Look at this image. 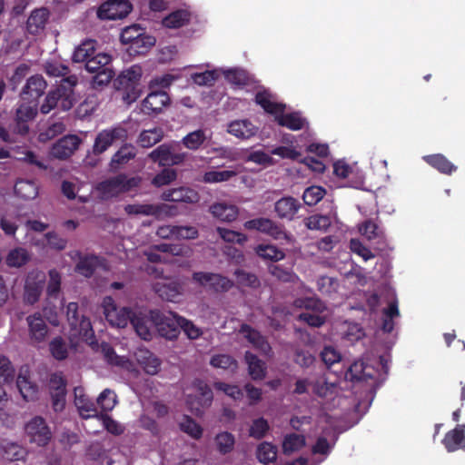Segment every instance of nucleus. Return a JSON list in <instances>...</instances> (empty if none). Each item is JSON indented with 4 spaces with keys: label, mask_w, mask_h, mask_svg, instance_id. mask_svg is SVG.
<instances>
[{
    "label": "nucleus",
    "mask_w": 465,
    "mask_h": 465,
    "mask_svg": "<svg viewBox=\"0 0 465 465\" xmlns=\"http://www.w3.org/2000/svg\"><path fill=\"white\" fill-rule=\"evenodd\" d=\"M181 319L182 316L173 312L165 313L159 311H151L148 319L142 311H133L124 307L118 312V328L126 326L130 322L137 335L144 341H149L153 337V324L162 337L173 340L179 333Z\"/></svg>",
    "instance_id": "nucleus-1"
},
{
    "label": "nucleus",
    "mask_w": 465,
    "mask_h": 465,
    "mask_svg": "<svg viewBox=\"0 0 465 465\" xmlns=\"http://www.w3.org/2000/svg\"><path fill=\"white\" fill-rule=\"evenodd\" d=\"M256 103L261 105L265 112L274 115L277 123L291 130L297 131L304 128L307 124L305 118L299 113H285V104L279 103L277 97L268 90H261L256 94Z\"/></svg>",
    "instance_id": "nucleus-2"
},
{
    "label": "nucleus",
    "mask_w": 465,
    "mask_h": 465,
    "mask_svg": "<svg viewBox=\"0 0 465 465\" xmlns=\"http://www.w3.org/2000/svg\"><path fill=\"white\" fill-rule=\"evenodd\" d=\"M78 79L76 75H70L62 78L57 87L50 91L43 104L40 107V112L44 114L50 113V111L60 103L64 111L71 109L74 105V88L77 84Z\"/></svg>",
    "instance_id": "nucleus-3"
},
{
    "label": "nucleus",
    "mask_w": 465,
    "mask_h": 465,
    "mask_svg": "<svg viewBox=\"0 0 465 465\" xmlns=\"http://www.w3.org/2000/svg\"><path fill=\"white\" fill-rule=\"evenodd\" d=\"M141 76L142 69L138 65H133L118 75V95L126 105H130L140 96Z\"/></svg>",
    "instance_id": "nucleus-4"
},
{
    "label": "nucleus",
    "mask_w": 465,
    "mask_h": 465,
    "mask_svg": "<svg viewBox=\"0 0 465 465\" xmlns=\"http://www.w3.org/2000/svg\"><path fill=\"white\" fill-rule=\"evenodd\" d=\"M293 304L296 308L305 309V312L299 315V319L308 325L320 327L325 322L327 307L318 298L314 296L297 298Z\"/></svg>",
    "instance_id": "nucleus-5"
},
{
    "label": "nucleus",
    "mask_w": 465,
    "mask_h": 465,
    "mask_svg": "<svg viewBox=\"0 0 465 465\" xmlns=\"http://www.w3.org/2000/svg\"><path fill=\"white\" fill-rule=\"evenodd\" d=\"M25 435L29 441L39 447H45L53 438L51 428L41 416H35L25 426Z\"/></svg>",
    "instance_id": "nucleus-6"
},
{
    "label": "nucleus",
    "mask_w": 465,
    "mask_h": 465,
    "mask_svg": "<svg viewBox=\"0 0 465 465\" xmlns=\"http://www.w3.org/2000/svg\"><path fill=\"white\" fill-rule=\"evenodd\" d=\"M95 404L99 411L98 416H100L104 427L110 433L116 435V421L107 415V412L111 411L116 405V396L114 395V391L105 389L98 396Z\"/></svg>",
    "instance_id": "nucleus-7"
},
{
    "label": "nucleus",
    "mask_w": 465,
    "mask_h": 465,
    "mask_svg": "<svg viewBox=\"0 0 465 465\" xmlns=\"http://www.w3.org/2000/svg\"><path fill=\"white\" fill-rule=\"evenodd\" d=\"M45 284V274L43 272H31L28 273L24 291V301L26 304L36 303Z\"/></svg>",
    "instance_id": "nucleus-8"
},
{
    "label": "nucleus",
    "mask_w": 465,
    "mask_h": 465,
    "mask_svg": "<svg viewBox=\"0 0 465 465\" xmlns=\"http://www.w3.org/2000/svg\"><path fill=\"white\" fill-rule=\"evenodd\" d=\"M150 158L160 165H173L183 162L186 154L176 152V146L172 143H163L152 151Z\"/></svg>",
    "instance_id": "nucleus-9"
},
{
    "label": "nucleus",
    "mask_w": 465,
    "mask_h": 465,
    "mask_svg": "<svg viewBox=\"0 0 465 465\" xmlns=\"http://www.w3.org/2000/svg\"><path fill=\"white\" fill-rule=\"evenodd\" d=\"M193 387L200 398L195 400L191 394L186 395V404L190 411L195 415H201L203 409L209 406L213 401V391L203 381L196 380Z\"/></svg>",
    "instance_id": "nucleus-10"
},
{
    "label": "nucleus",
    "mask_w": 465,
    "mask_h": 465,
    "mask_svg": "<svg viewBox=\"0 0 465 465\" xmlns=\"http://www.w3.org/2000/svg\"><path fill=\"white\" fill-rule=\"evenodd\" d=\"M82 140L76 134H67L57 140L50 150L52 157L66 160L79 148Z\"/></svg>",
    "instance_id": "nucleus-11"
},
{
    "label": "nucleus",
    "mask_w": 465,
    "mask_h": 465,
    "mask_svg": "<svg viewBox=\"0 0 465 465\" xmlns=\"http://www.w3.org/2000/svg\"><path fill=\"white\" fill-rule=\"evenodd\" d=\"M37 114V104L22 103L16 109L14 132L25 135L29 132L28 123L33 121Z\"/></svg>",
    "instance_id": "nucleus-12"
},
{
    "label": "nucleus",
    "mask_w": 465,
    "mask_h": 465,
    "mask_svg": "<svg viewBox=\"0 0 465 465\" xmlns=\"http://www.w3.org/2000/svg\"><path fill=\"white\" fill-rule=\"evenodd\" d=\"M338 440V433L332 428H326L322 433L317 438L315 443L312 447L313 455H321L322 458L314 460L316 464L322 462L332 450Z\"/></svg>",
    "instance_id": "nucleus-13"
},
{
    "label": "nucleus",
    "mask_w": 465,
    "mask_h": 465,
    "mask_svg": "<svg viewBox=\"0 0 465 465\" xmlns=\"http://www.w3.org/2000/svg\"><path fill=\"white\" fill-rule=\"evenodd\" d=\"M244 228L258 231L276 240L286 238V232L282 227L269 218L261 217L247 221L244 223Z\"/></svg>",
    "instance_id": "nucleus-14"
},
{
    "label": "nucleus",
    "mask_w": 465,
    "mask_h": 465,
    "mask_svg": "<svg viewBox=\"0 0 465 465\" xmlns=\"http://www.w3.org/2000/svg\"><path fill=\"white\" fill-rule=\"evenodd\" d=\"M193 280L201 286L214 292H227L232 286V282L228 278L212 272H194Z\"/></svg>",
    "instance_id": "nucleus-15"
},
{
    "label": "nucleus",
    "mask_w": 465,
    "mask_h": 465,
    "mask_svg": "<svg viewBox=\"0 0 465 465\" xmlns=\"http://www.w3.org/2000/svg\"><path fill=\"white\" fill-rule=\"evenodd\" d=\"M170 104V97L165 91H150L142 102V111L145 114H160Z\"/></svg>",
    "instance_id": "nucleus-16"
},
{
    "label": "nucleus",
    "mask_w": 465,
    "mask_h": 465,
    "mask_svg": "<svg viewBox=\"0 0 465 465\" xmlns=\"http://www.w3.org/2000/svg\"><path fill=\"white\" fill-rule=\"evenodd\" d=\"M47 84L44 77L35 74L29 77L21 92L23 101L37 104V100L45 93Z\"/></svg>",
    "instance_id": "nucleus-17"
},
{
    "label": "nucleus",
    "mask_w": 465,
    "mask_h": 465,
    "mask_svg": "<svg viewBox=\"0 0 465 465\" xmlns=\"http://www.w3.org/2000/svg\"><path fill=\"white\" fill-rule=\"evenodd\" d=\"M29 336L33 342H44L47 337L49 328L41 313L35 312L27 316Z\"/></svg>",
    "instance_id": "nucleus-18"
},
{
    "label": "nucleus",
    "mask_w": 465,
    "mask_h": 465,
    "mask_svg": "<svg viewBox=\"0 0 465 465\" xmlns=\"http://www.w3.org/2000/svg\"><path fill=\"white\" fill-rule=\"evenodd\" d=\"M107 266L106 259L94 254H90L79 257V261L75 266V271L79 274L89 278L94 274L96 268L101 267L104 270H107Z\"/></svg>",
    "instance_id": "nucleus-19"
},
{
    "label": "nucleus",
    "mask_w": 465,
    "mask_h": 465,
    "mask_svg": "<svg viewBox=\"0 0 465 465\" xmlns=\"http://www.w3.org/2000/svg\"><path fill=\"white\" fill-rule=\"evenodd\" d=\"M385 292L388 307L383 311L382 331L384 332H391L394 328L393 320L400 316V312L394 292L389 288H386Z\"/></svg>",
    "instance_id": "nucleus-20"
},
{
    "label": "nucleus",
    "mask_w": 465,
    "mask_h": 465,
    "mask_svg": "<svg viewBox=\"0 0 465 465\" xmlns=\"http://www.w3.org/2000/svg\"><path fill=\"white\" fill-rule=\"evenodd\" d=\"M162 200L168 202H183L195 203L200 200L199 193L188 187H179L164 191L161 195Z\"/></svg>",
    "instance_id": "nucleus-21"
},
{
    "label": "nucleus",
    "mask_w": 465,
    "mask_h": 465,
    "mask_svg": "<svg viewBox=\"0 0 465 465\" xmlns=\"http://www.w3.org/2000/svg\"><path fill=\"white\" fill-rule=\"evenodd\" d=\"M49 16L50 12L46 7L34 9L26 21V29L28 33L33 35H37L45 29Z\"/></svg>",
    "instance_id": "nucleus-22"
},
{
    "label": "nucleus",
    "mask_w": 465,
    "mask_h": 465,
    "mask_svg": "<svg viewBox=\"0 0 465 465\" xmlns=\"http://www.w3.org/2000/svg\"><path fill=\"white\" fill-rule=\"evenodd\" d=\"M136 361L148 374L154 375L160 370L161 361L145 348H139L134 352Z\"/></svg>",
    "instance_id": "nucleus-23"
},
{
    "label": "nucleus",
    "mask_w": 465,
    "mask_h": 465,
    "mask_svg": "<svg viewBox=\"0 0 465 465\" xmlns=\"http://www.w3.org/2000/svg\"><path fill=\"white\" fill-rule=\"evenodd\" d=\"M330 211L326 214H313L305 221V225L310 230L325 231L332 222L337 219V213L331 203H329Z\"/></svg>",
    "instance_id": "nucleus-24"
},
{
    "label": "nucleus",
    "mask_w": 465,
    "mask_h": 465,
    "mask_svg": "<svg viewBox=\"0 0 465 465\" xmlns=\"http://www.w3.org/2000/svg\"><path fill=\"white\" fill-rule=\"evenodd\" d=\"M242 336L252 345V347L262 353L268 355L271 351V346L266 339L261 333L247 324H242L240 330Z\"/></svg>",
    "instance_id": "nucleus-25"
},
{
    "label": "nucleus",
    "mask_w": 465,
    "mask_h": 465,
    "mask_svg": "<svg viewBox=\"0 0 465 465\" xmlns=\"http://www.w3.org/2000/svg\"><path fill=\"white\" fill-rule=\"evenodd\" d=\"M227 131L237 138L249 139L256 134L258 128L251 121L243 119L231 122Z\"/></svg>",
    "instance_id": "nucleus-26"
},
{
    "label": "nucleus",
    "mask_w": 465,
    "mask_h": 465,
    "mask_svg": "<svg viewBox=\"0 0 465 465\" xmlns=\"http://www.w3.org/2000/svg\"><path fill=\"white\" fill-rule=\"evenodd\" d=\"M464 430H465V425L460 424V425H457L455 429L449 431L445 435V437L442 440V443L449 452H452L459 449H463L465 447Z\"/></svg>",
    "instance_id": "nucleus-27"
},
{
    "label": "nucleus",
    "mask_w": 465,
    "mask_h": 465,
    "mask_svg": "<svg viewBox=\"0 0 465 465\" xmlns=\"http://www.w3.org/2000/svg\"><path fill=\"white\" fill-rule=\"evenodd\" d=\"M345 379L351 381L373 380V369L366 365L362 361H356L346 371Z\"/></svg>",
    "instance_id": "nucleus-28"
},
{
    "label": "nucleus",
    "mask_w": 465,
    "mask_h": 465,
    "mask_svg": "<svg viewBox=\"0 0 465 465\" xmlns=\"http://www.w3.org/2000/svg\"><path fill=\"white\" fill-rule=\"evenodd\" d=\"M300 208L299 202L292 197H282L275 203L274 210L282 219L292 220Z\"/></svg>",
    "instance_id": "nucleus-29"
},
{
    "label": "nucleus",
    "mask_w": 465,
    "mask_h": 465,
    "mask_svg": "<svg viewBox=\"0 0 465 465\" xmlns=\"http://www.w3.org/2000/svg\"><path fill=\"white\" fill-rule=\"evenodd\" d=\"M156 43L154 36L144 32L137 37L129 46L125 47V52L130 56L145 54Z\"/></svg>",
    "instance_id": "nucleus-30"
},
{
    "label": "nucleus",
    "mask_w": 465,
    "mask_h": 465,
    "mask_svg": "<svg viewBox=\"0 0 465 465\" xmlns=\"http://www.w3.org/2000/svg\"><path fill=\"white\" fill-rule=\"evenodd\" d=\"M38 185L33 180L18 179L15 184V194L25 201L34 200L38 195Z\"/></svg>",
    "instance_id": "nucleus-31"
},
{
    "label": "nucleus",
    "mask_w": 465,
    "mask_h": 465,
    "mask_svg": "<svg viewBox=\"0 0 465 465\" xmlns=\"http://www.w3.org/2000/svg\"><path fill=\"white\" fill-rule=\"evenodd\" d=\"M75 399L74 403L77 407L80 415L84 418L98 417L99 411L95 402L91 401L84 394H78V389L74 390Z\"/></svg>",
    "instance_id": "nucleus-32"
},
{
    "label": "nucleus",
    "mask_w": 465,
    "mask_h": 465,
    "mask_svg": "<svg viewBox=\"0 0 465 465\" xmlns=\"http://www.w3.org/2000/svg\"><path fill=\"white\" fill-rule=\"evenodd\" d=\"M212 214L224 222H232L238 216V208L233 204L217 203L210 207Z\"/></svg>",
    "instance_id": "nucleus-33"
},
{
    "label": "nucleus",
    "mask_w": 465,
    "mask_h": 465,
    "mask_svg": "<svg viewBox=\"0 0 465 465\" xmlns=\"http://www.w3.org/2000/svg\"><path fill=\"white\" fill-rule=\"evenodd\" d=\"M116 139V128H112L111 130H104L100 132L95 140L93 146V153L95 155L101 154L107 150V148L112 145V143Z\"/></svg>",
    "instance_id": "nucleus-34"
},
{
    "label": "nucleus",
    "mask_w": 465,
    "mask_h": 465,
    "mask_svg": "<svg viewBox=\"0 0 465 465\" xmlns=\"http://www.w3.org/2000/svg\"><path fill=\"white\" fill-rule=\"evenodd\" d=\"M154 289L162 299L169 302H174L181 295V286L175 282H159Z\"/></svg>",
    "instance_id": "nucleus-35"
},
{
    "label": "nucleus",
    "mask_w": 465,
    "mask_h": 465,
    "mask_svg": "<svg viewBox=\"0 0 465 465\" xmlns=\"http://www.w3.org/2000/svg\"><path fill=\"white\" fill-rule=\"evenodd\" d=\"M336 390V381H330L325 375L313 378L312 391L320 397L332 395Z\"/></svg>",
    "instance_id": "nucleus-36"
},
{
    "label": "nucleus",
    "mask_w": 465,
    "mask_h": 465,
    "mask_svg": "<svg viewBox=\"0 0 465 465\" xmlns=\"http://www.w3.org/2000/svg\"><path fill=\"white\" fill-rule=\"evenodd\" d=\"M210 138V134L205 129H198L189 133L185 135L182 143L183 146L189 150H197L199 149L204 142Z\"/></svg>",
    "instance_id": "nucleus-37"
},
{
    "label": "nucleus",
    "mask_w": 465,
    "mask_h": 465,
    "mask_svg": "<svg viewBox=\"0 0 465 465\" xmlns=\"http://www.w3.org/2000/svg\"><path fill=\"white\" fill-rule=\"evenodd\" d=\"M245 361L248 365L249 374L253 380H262L265 377V363L259 360L256 355L247 351L245 353Z\"/></svg>",
    "instance_id": "nucleus-38"
},
{
    "label": "nucleus",
    "mask_w": 465,
    "mask_h": 465,
    "mask_svg": "<svg viewBox=\"0 0 465 465\" xmlns=\"http://www.w3.org/2000/svg\"><path fill=\"white\" fill-rule=\"evenodd\" d=\"M424 161L431 165L433 168L437 169L439 172L450 174L452 172L456 171L457 167L451 163L444 155L442 154H433V155H426L423 157Z\"/></svg>",
    "instance_id": "nucleus-39"
},
{
    "label": "nucleus",
    "mask_w": 465,
    "mask_h": 465,
    "mask_svg": "<svg viewBox=\"0 0 465 465\" xmlns=\"http://www.w3.org/2000/svg\"><path fill=\"white\" fill-rule=\"evenodd\" d=\"M95 55V41L86 40L78 45L73 54V61L75 63H86Z\"/></svg>",
    "instance_id": "nucleus-40"
},
{
    "label": "nucleus",
    "mask_w": 465,
    "mask_h": 465,
    "mask_svg": "<svg viewBox=\"0 0 465 465\" xmlns=\"http://www.w3.org/2000/svg\"><path fill=\"white\" fill-rule=\"evenodd\" d=\"M256 457L261 463H273L277 458V447L271 442L263 441L257 446Z\"/></svg>",
    "instance_id": "nucleus-41"
},
{
    "label": "nucleus",
    "mask_w": 465,
    "mask_h": 465,
    "mask_svg": "<svg viewBox=\"0 0 465 465\" xmlns=\"http://www.w3.org/2000/svg\"><path fill=\"white\" fill-rule=\"evenodd\" d=\"M29 260L30 254L27 250L22 247H16L8 252L5 262L9 267L20 268L25 265Z\"/></svg>",
    "instance_id": "nucleus-42"
},
{
    "label": "nucleus",
    "mask_w": 465,
    "mask_h": 465,
    "mask_svg": "<svg viewBox=\"0 0 465 465\" xmlns=\"http://www.w3.org/2000/svg\"><path fill=\"white\" fill-rule=\"evenodd\" d=\"M17 388L26 401H35L38 396V386L30 381L26 377L19 375L17 378Z\"/></svg>",
    "instance_id": "nucleus-43"
},
{
    "label": "nucleus",
    "mask_w": 465,
    "mask_h": 465,
    "mask_svg": "<svg viewBox=\"0 0 465 465\" xmlns=\"http://www.w3.org/2000/svg\"><path fill=\"white\" fill-rule=\"evenodd\" d=\"M305 446V438L302 434L290 433L284 436L282 440V450L284 454L290 455L300 450Z\"/></svg>",
    "instance_id": "nucleus-44"
},
{
    "label": "nucleus",
    "mask_w": 465,
    "mask_h": 465,
    "mask_svg": "<svg viewBox=\"0 0 465 465\" xmlns=\"http://www.w3.org/2000/svg\"><path fill=\"white\" fill-rule=\"evenodd\" d=\"M190 13L183 9L171 13L163 20V25L168 28H179L188 23Z\"/></svg>",
    "instance_id": "nucleus-45"
},
{
    "label": "nucleus",
    "mask_w": 465,
    "mask_h": 465,
    "mask_svg": "<svg viewBox=\"0 0 465 465\" xmlns=\"http://www.w3.org/2000/svg\"><path fill=\"white\" fill-rule=\"evenodd\" d=\"M214 444L216 450L221 454H227L233 450L235 444V438L232 433L228 431H223L215 436Z\"/></svg>",
    "instance_id": "nucleus-46"
},
{
    "label": "nucleus",
    "mask_w": 465,
    "mask_h": 465,
    "mask_svg": "<svg viewBox=\"0 0 465 465\" xmlns=\"http://www.w3.org/2000/svg\"><path fill=\"white\" fill-rule=\"evenodd\" d=\"M163 137V131L160 127L145 130L142 132L138 138V143L143 147H151L160 142Z\"/></svg>",
    "instance_id": "nucleus-47"
},
{
    "label": "nucleus",
    "mask_w": 465,
    "mask_h": 465,
    "mask_svg": "<svg viewBox=\"0 0 465 465\" xmlns=\"http://www.w3.org/2000/svg\"><path fill=\"white\" fill-rule=\"evenodd\" d=\"M255 252L259 257L273 262H278L284 257L283 252L272 244H260L255 248Z\"/></svg>",
    "instance_id": "nucleus-48"
},
{
    "label": "nucleus",
    "mask_w": 465,
    "mask_h": 465,
    "mask_svg": "<svg viewBox=\"0 0 465 465\" xmlns=\"http://www.w3.org/2000/svg\"><path fill=\"white\" fill-rule=\"evenodd\" d=\"M95 192L102 200H108L116 195V177H111L107 180L98 183L95 186Z\"/></svg>",
    "instance_id": "nucleus-49"
},
{
    "label": "nucleus",
    "mask_w": 465,
    "mask_h": 465,
    "mask_svg": "<svg viewBox=\"0 0 465 465\" xmlns=\"http://www.w3.org/2000/svg\"><path fill=\"white\" fill-rule=\"evenodd\" d=\"M71 329L75 334H78L84 341L93 342V340L94 339V331L88 318L82 315L78 322L75 324V327H71Z\"/></svg>",
    "instance_id": "nucleus-50"
},
{
    "label": "nucleus",
    "mask_w": 465,
    "mask_h": 465,
    "mask_svg": "<svg viewBox=\"0 0 465 465\" xmlns=\"http://www.w3.org/2000/svg\"><path fill=\"white\" fill-rule=\"evenodd\" d=\"M238 173L235 170L216 171L211 170L206 172L203 176V182L206 183H216L227 182Z\"/></svg>",
    "instance_id": "nucleus-51"
},
{
    "label": "nucleus",
    "mask_w": 465,
    "mask_h": 465,
    "mask_svg": "<svg viewBox=\"0 0 465 465\" xmlns=\"http://www.w3.org/2000/svg\"><path fill=\"white\" fill-rule=\"evenodd\" d=\"M49 351L51 355L57 361L65 360L68 356L67 344L61 336H57L50 341Z\"/></svg>",
    "instance_id": "nucleus-52"
},
{
    "label": "nucleus",
    "mask_w": 465,
    "mask_h": 465,
    "mask_svg": "<svg viewBox=\"0 0 465 465\" xmlns=\"http://www.w3.org/2000/svg\"><path fill=\"white\" fill-rule=\"evenodd\" d=\"M111 62V56L99 53L94 56L91 57L90 60H87L85 63V69L90 73H97L98 71L107 67V65Z\"/></svg>",
    "instance_id": "nucleus-53"
},
{
    "label": "nucleus",
    "mask_w": 465,
    "mask_h": 465,
    "mask_svg": "<svg viewBox=\"0 0 465 465\" xmlns=\"http://www.w3.org/2000/svg\"><path fill=\"white\" fill-rule=\"evenodd\" d=\"M25 454V450L17 443L7 442L3 446V458L7 460H21Z\"/></svg>",
    "instance_id": "nucleus-54"
},
{
    "label": "nucleus",
    "mask_w": 465,
    "mask_h": 465,
    "mask_svg": "<svg viewBox=\"0 0 465 465\" xmlns=\"http://www.w3.org/2000/svg\"><path fill=\"white\" fill-rule=\"evenodd\" d=\"M359 232L368 240L382 239L383 231L374 222L368 220L359 226Z\"/></svg>",
    "instance_id": "nucleus-55"
},
{
    "label": "nucleus",
    "mask_w": 465,
    "mask_h": 465,
    "mask_svg": "<svg viewBox=\"0 0 465 465\" xmlns=\"http://www.w3.org/2000/svg\"><path fill=\"white\" fill-rule=\"evenodd\" d=\"M220 72L221 70H207L203 73L193 74L191 77L198 85L211 86L218 78Z\"/></svg>",
    "instance_id": "nucleus-56"
},
{
    "label": "nucleus",
    "mask_w": 465,
    "mask_h": 465,
    "mask_svg": "<svg viewBox=\"0 0 465 465\" xmlns=\"http://www.w3.org/2000/svg\"><path fill=\"white\" fill-rule=\"evenodd\" d=\"M48 274L46 294L49 298H57L61 291V274L55 269L50 270Z\"/></svg>",
    "instance_id": "nucleus-57"
},
{
    "label": "nucleus",
    "mask_w": 465,
    "mask_h": 465,
    "mask_svg": "<svg viewBox=\"0 0 465 465\" xmlns=\"http://www.w3.org/2000/svg\"><path fill=\"white\" fill-rule=\"evenodd\" d=\"M221 72L224 74L226 80L234 85H243L248 81L247 73L239 68L228 69V70H221Z\"/></svg>",
    "instance_id": "nucleus-58"
},
{
    "label": "nucleus",
    "mask_w": 465,
    "mask_h": 465,
    "mask_svg": "<svg viewBox=\"0 0 465 465\" xmlns=\"http://www.w3.org/2000/svg\"><path fill=\"white\" fill-rule=\"evenodd\" d=\"M143 33V29L138 25H133L125 27L120 36L121 44L124 46H129L137 37Z\"/></svg>",
    "instance_id": "nucleus-59"
},
{
    "label": "nucleus",
    "mask_w": 465,
    "mask_h": 465,
    "mask_svg": "<svg viewBox=\"0 0 465 465\" xmlns=\"http://www.w3.org/2000/svg\"><path fill=\"white\" fill-rule=\"evenodd\" d=\"M97 17L101 20H115L116 0H108L101 4L97 9Z\"/></svg>",
    "instance_id": "nucleus-60"
},
{
    "label": "nucleus",
    "mask_w": 465,
    "mask_h": 465,
    "mask_svg": "<svg viewBox=\"0 0 465 465\" xmlns=\"http://www.w3.org/2000/svg\"><path fill=\"white\" fill-rule=\"evenodd\" d=\"M175 80V76L170 74L155 76L149 82L148 87L150 91H164Z\"/></svg>",
    "instance_id": "nucleus-61"
},
{
    "label": "nucleus",
    "mask_w": 465,
    "mask_h": 465,
    "mask_svg": "<svg viewBox=\"0 0 465 465\" xmlns=\"http://www.w3.org/2000/svg\"><path fill=\"white\" fill-rule=\"evenodd\" d=\"M103 312L106 321L112 327H116V304L111 296H106L103 300Z\"/></svg>",
    "instance_id": "nucleus-62"
},
{
    "label": "nucleus",
    "mask_w": 465,
    "mask_h": 465,
    "mask_svg": "<svg viewBox=\"0 0 465 465\" xmlns=\"http://www.w3.org/2000/svg\"><path fill=\"white\" fill-rule=\"evenodd\" d=\"M210 363L214 368L234 371L237 368L236 361L227 354H218L212 357Z\"/></svg>",
    "instance_id": "nucleus-63"
},
{
    "label": "nucleus",
    "mask_w": 465,
    "mask_h": 465,
    "mask_svg": "<svg viewBox=\"0 0 465 465\" xmlns=\"http://www.w3.org/2000/svg\"><path fill=\"white\" fill-rule=\"evenodd\" d=\"M325 194V190L321 186H311L302 194L303 201L308 205H314L320 202Z\"/></svg>",
    "instance_id": "nucleus-64"
}]
</instances>
